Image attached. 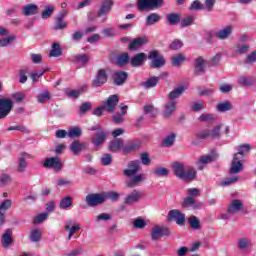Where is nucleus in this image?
<instances>
[{"instance_id": "35", "label": "nucleus", "mask_w": 256, "mask_h": 256, "mask_svg": "<svg viewBox=\"0 0 256 256\" xmlns=\"http://www.w3.org/2000/svg\"><path fill=\"white\" fill-rule=\"evenodd\" d=\"M66 14H67V12L64 11L62 14H60L57 17L56 23H55L56 30L65 29V27H67V22H65V20H63V17H65Z\"/></svg>"}, {"instance_id": "3", "label": "nucleus", "mask_w": 256, "mask_h": 256, "mask_svg": "<svg viewBox=\"0 0 256 256\" xmlns=\"http://www.w3.org/2000/svg\"><path fill=\"white\" fill-rule=\"evenodd\" d=\"M187 195L182 203L183 207H191V209H201L203 207V203L195 201L199 197V189L190 188L188 189Z\"/></svg>"}, {"instance_id": "30", "label": "nucleus", "mask_w": 256, "mask_h": 256, "mask_svg": "<svg viewBox=\"0 0 256 256\" xmlns=\"http://www.w3.org/2000/svg\"><path fill=\"white\" fill-rule=\"evenodd\" d=\"M113 80L115 85H123L127 81V73L118 71L114 74Z\"/></svg>"}, {"instance_id": "63", "label": "nucleus", "mask_w": 256, "mask_h": 256, "mask_svg": "<svg viewBox=\"0 0 256 256\" xmlns=\"http://www.w3.org/2000/svg\"><path fill=\"white\" fill-rule=\"evenodd\" d=\"M135 229H145V227H147V222H145V220L138 218L136 220H134L133 223Z\"/></svg>"}, {"instance_id": "12", "label": "nucleus", "mask_w": 256, "mask_h": 256, "mask_svg": "<svg viewBox=\"0 0 256 256\" xmlns=\"http://www.w3.org/2000/svg\"><path fill=\"white\" fill-rule=\"evenodd\" d=\"M143 199V193L137 189H134L130 192L124 199L125 205H135V203H139Z\"/></svg>"}, {"instance_id": "10", "label": "nucleus", "mask_w": 256, "mask_h": 256, "mask_svg": "<svg viewBox=\"0 0 256 256\" xmlns=\"http://www.w3.org/2000/svg\"><path fill=\"white\" fill-rule=\"evenodd\" d=\"M245 163V159L238 158L237 156L232 157V162L230 164L229 173L231 175H237V173H241L243 171V164Z\"/></svg>"}, {"instance_id": "54", "label": "nucleus", "mask_w": 256, "mask_h": 256, "mask_svg": "<svg viewBox=\"0 0 256 256\" xmlns=\"http://www.w3.org/2000/svg\"><path fill=\"white\" fill-rule=\"evenodd\" d=\"M251 246V242L247 238H241L238 241V248L240 251H245V249H248V247Z\"/></svg>"}, {"instance_id": "49", "label": "nucleus", "mask_w": 256, "mask_h": 256, "mask_svg": "<svg viewBox=\"0 0 256 256\" xmlns=\"http://www.w3.org/2000/svg\"><path fill=\"white\" fill-rule=\"evenodd\" d=\"M253 77L242 76L238 79V83L243 85L244 87H249V85H253Z\"/></svg>"}, {"instance_id": "22", "label": "nucleus", "mask_w": 256, "mask_h": 256, "mask_svg": "<svg viewBox=\"0 0 256 256\" xmlns=\"http://www.w3.org/2000/svg\"><path fill=\"white\" fill-rule=\"evenodd\" d=\"M85 149H87V143L79 140H76L70 144V150L72 151L73 155H79V153Z\"/></svg>"}, {"instance_id": "46", "label": "nucleus", "mask_w": 256, "mask_h": 256, "mask_svg": "<svg viewBox=\"0 0 256 256\" xmlns=\"http://www.w3.org/2000/svg\"><path fill=\"white\" fill-rule=\"evenodd\" d=\"M55 11V6L49 5L46 6L45 9L41 13L42 19H49L51 15H53V12Z\"/></svg>"}, {"instance_id": "38", "label": "nucleus", "mask_w": 256, "mask_h": 256, "mask_svg": "<svg viewBox=\"0 0 256 256\" xmlns=\"http://www.w3.org/2000/svg\"><path fill=\"white\" fill-rule=\"evenodd\" d=\"M160 20H161V16L159 14L151 13L146 18V25L148 26L155 25V23H159Z\"/></svg>"}, {"instance_id": "9", "label": "nucleus", "mask_w": 256, "mask_h": 256, "mask_svg": "<svg viewBox=\"0 0 256 256\" xmlns=\"http://www.w3.org/2000/svg\"><path fill=\"white\" fill-rule=\"evenodd\" d=\"M233 30V25H226L222 29L215 32V37L218 38L219 41H227V39H230L231 35H233Z\"/></svg>"}, {"instance_id": "2", "label": "nucleus", "mask_w": 256, "mask_h": 256, "mask_svg": "<svg viewBox=\"0 0 256 256\" xmlns=\"http://www.w3.org/2000/svg\"><path fill=\"white\" fill-rule=\"evenodd\" d=\"M171 167L175 177L182 179V181H194L197 177V170L194 168L185 169V164L181 162H174Z\"/></svg>"}, {"instance_id": "44", "label": "nucleus", "mask_w": 256, "mask_h": 256, "mask_svg": "<svg viewBox=\"0 0 256 256\" xmlns=\"http://www.w3.org/2000/svg\"><path fill=\"white\" fill-rule=\"evenodd\" d=\"M221 127H223V125L218 124L210 130V139H219V137H221Z\"/></svg>"}, {"instance_id": "20", "label": "nucleus", "mask_w": 256, "mask_h": 256, "mask_svg": "<svg viewBox=\"0 0 256 256\" xmlns=\"http://www.w3.org/2000/svg\"><path fill=\"white\" fill-rule=\"evenodd\" d=\"M145 61H147V54L141 52V53L134 55L131 58L130 63H131L132 67H141V65H143V63H145Z\"/></svg>"}, {"instance_id": "60", "label": "nucleus", "mask_w": 256, "mask_h": 256, "mask_svg": "<svg viewBox=\"0 0 256 256\" xmlns=\"http://www.w3.org/2000/svg\"><path fill=\"white\" fill-rule=\"evenodd\" d=\"M144 113L150 117H155L157 109L152 105H146L144 106Z\"/></svg>"}, {"instance_id": "21", "label": "nucleus", "mask_w": 256, "mask_h": 256, "mask_svg": "<svg viewBox=\"0 0 256 256\" xmlns=\"http://www.w3.org/2000/svg\"><path fill=\"white\" fill-rule=\"evenodd\" d=\"M236 150H237V153L234 154V157H238L239 159H245L249 151H251V145L242 144L237 146Z\"/></svg>"}, {"instance_id": "57", "label": "nucleus", "mask_w": 256, "mask_h": 256, "mask_svg": "<svg viewBox=\"0 0 256 256\" xmlns=\"http://www.w3.org/2000/svg\"><path fill=\"white\" fill-rule=\"evenodd\" d=\"M154 175H156V177H167L169 175V169L163 167L156 168Z\"/></svg>"}, {"instance_id": "4", "label": "nucleus", "mask_w": 256, "mask_h": 256, "mask_svg": "<svg viewBox=\"0 0 256 256\" xmlns=\"http://www.w3.org/2000/svg\"><path fill=\"white\" fill-rule=\"evenodd\" d=\"M42 165L45 167V169H52L54 173H59L63 170V162L59 157H48L45 159Z\"/></svg>"}, {"instance_id": "25", "label": "nucleus", "mask_w": 256, "mask_h": 256, "mask_svg": "<svg viewBox=\"0 0 256 256\" xmlns=\"http://www.w3.org/2000/svg\"><path fill=\"white\" fill-rule=\"evenodd\" d=\"M177 109V101L170 100L164 105V116L171 117Z\"/></svg>"}, {"instance_id": "43", "label": "nucleus", "mask_w": 256, "mask_h": 256, "mask_svg": "<svg viewBox=\"0 0 256 256\" xmlns=\"http://www.w3.org/2000/svg\"><path fill=\"white\" fill-rule=\"evenodd\" d=\"M73 205V198L67 196L61 199L59 207L60 209H69Z\"/></svg>"}, {"instance_id": "7", "label": "nucleus", "mask_w": 256, "mask_h": 256, "mask_svg": "<svg viewBox=\"0 0 256 256\" xmlns=\"http://www.w3.org/2000/svg\"><path fill=\"white\" fill-rule=\"evenodd\" d=\"M13 109V101L9 98H0V119H5Z\"/></svg>"}, {"instance_id": "59", "label": "nucleus", "mask_w": 256, "mask_h": 256, "mask_svg": "<svg viewBox=\"0 0 256 256\" xmlns=\"http://www.w3.org/2000/svg\"><path fill=\"white\" fill-rule=\"evenodd\" d=\"M236 53H239V55H243L244 53H247L249 51V45L248 44H237L235 46Z\"/></svg>"}, {"instance_id": "45", "label": "nucleus", "mask_w": 256, "mask_h": 256, "mask_svg": "<svg viewBox=\"0 0 256 256\" xmlns=\"http://www.w3.org/2000/svg\"><path fill=\"white\" fill-rule=\"evenodd\" d=\"M176 137L175 133L169 134L162 142L163 147H171L175 143Z\"/></svg>"}, {"instance_id": "36", "label": "nucleus", "mask_w": 256, "mask_h": 256, "mask_svg": "<svg viewBox=\"0 0 256 256\" xmlns=\"http://www.w3.org/2000/svg\"><path fill=\"white\" fill-rule=\"evenodd\" d=\"M63 55V50L61 49V46L59 43L55 42L52 45V49L50 51L49 57H61Z\"/></svg>"}, {"instance_id": "1", "label": "nucleus", "mask_w": 256, "mask_h": 256, "mask_svg": "<svg viewBox=\"0 0 256 256\" xmlns=\"http://www.w3.org/2000/svg\"><path fill=\"white\" fill-rule=\"evenodd\" d=\"M139 171H141V161L133 160L128 163V169L123 171L125 177H128V180L125 182L126 187L133 189L139 187L143 181H146L147 174L139 173Z\"/></svg>"}, {"instance_id": "8", "label": "nucleus", "mask_w": 256, "mask_h": 256, "mask_svg": "<svg viewBox=\"0 0 256 256\" xmlns=\"http://www.w3.org/2000/svg\"><path fill=\"white\" fill-rule=\"evenodd\" d=\"M88 207H97L101 203H105V193L101 194H88L85 198Z\"/></svg>"}, {"instance_id": "29", "label": "nucleus", "mask_w": 256, "mask_h": 256, "mask_svg": "<svg viewBox=\"0 0 256 256\" xmlns=\"http://www.w3.org/2000/svg\"><path fill=\"white\" fill-rule=\"evenodd\" d=\"M12 233L11 229H7L2 236V245L5 249L9 248L11 243H13V238H11Z\"/></svg>"}, {"instance_id": "23", "label": "nucleus", "mask_w": 256, "mask_h": 256, "mask_svg": "<svg viewBox=\"0 0 256 256\" xmlns=\"http://www.w3.org/2000/svg\"><path fill=\"white\" fill-rule=\"evenodd\" d=\"M37 11H39V6L36 4H26L22 7V14L25 15V17L37 15Z\"/></svg>"}, {"instance_id": "5", "label": "nucleus", "mask_w": 256, "mask_h": 256, "mask_svg": "<svg viewBox=\"0 0 256 256\" xmlns=\"http://www.w3.org/2000/svg\"><path fill=\"white\" fill-rule=\"evenodd\" d=\"M148 59H150L151 67H153V69H159L165 65V58L158 50L150 51Z\"/></svg>"}, {"instance_id": "64", "label": "nucleus", "mask_w": 256, "mask_h": 256, "mask_svg": "<svg viewBox=\"0 0 256 256\" xmlns=\"http://www.w3.org/2000/svg\"><path fill=\"white\" fill-rule=\"evenodd\" d=\"M47 219H49V214H47V213H41V214H38V215L34 218V223H35V224L43 223V221H47Z\"/></svg>"}, {"instance_id": "42", "label": "nucleus", "mask_w": 256, "mask_h": 256, "mask_svg": "<svg viewBox=\"0 0 256 256\" xmlns=\"http://www.w3.org/2000/svg\"><path fill=\"white\" fill-rule=\"evenodd\" d=\"M188 223L190 227L196 231L201 229V222L199 221V218H197V216H191L188 219Z\"/></svg>"}, {"instance_id": "50", "label": "nucleus", "mask_w": 256, "mask_h": 256, "mask_svg": "<svg viewBox=\"0 0 256 256\" xmlns=\"http://www.w3.org/2000/svg\"><path fill=\"white\" fill-rule=\"evenodd\" d=\"M237 181H239V176L225 178L224 180L220 181V185L221 187H227L229 185H233V183H237Z\"/></svg>"}, {"instance_id": "15", "label": "nucleus", "mask_w": 256, "mask_h": 256, "mask_svg": "<svg viewBox=\"0 0 256 256\" xmlns=\"http://www.w3.org/2000/svg\"><path fill=\"white\" fill-rule=\"evenodd\" d=\"M112 8H113V0H102L97 16L106 17V15H109V13H111Z\"/></svg>"}, {"instance_id": "17", "label": "nucleus", "mask_w": 256, "mask_h": 256, "mask_svg": "<svg viewBox=\"0 0 256 256\" xmlns=\"http://www.w3.org/2000/svg\"><path fill=\"white\" fill-rule=\"evenodd\" d=\"M215 161V157L213 155H202L199 157L196 167L199 171H203L204 168L209 165V163H213Z\"/></svg>"}, {"instance_id": "26", "label": "nucleus", "mask_w": 256, "mask_h": 256, "mask_svg": "<svg viewBox=\"0 0 256 256\" xmlns=\"http://www.w3.org/2000/svg\"><path fill=\"white\" fill-rule=\"evenodd\" d=\"M105 139H107V133L104 132L102 129H99L92 139V143L96 146L99 147V145H102V143L105 142Z\"/></svg>"}, {"instance_id": "58", "label": "nucleus", "mask_w": 256, "mask_h": 256, "mask_svg": "<svg viewBox=\"0 0 256 256\" xmlns=\"http://www.w3.org/2000/svg\"><path fill=\"white\" fill-rule=\"evenodd\" d=\"M15 41V36L11 35L6 38L0 39V47H8V45L12 44Z\"/></svg>"}, {"instance_id": "27", "label": "nucleus", "mask_w": 256, "mask_h": 256, "mask_svg": "<svg viewBox=\"0 0 256 256\" xmlns=\"http://www.w3.org/2000/svg\"><path fill=\"white\" fill-rule=\"evenodd\" d=\"M243 209V202L241 200H232L228 208V213H239Z\"/></svg>"}, {"instance_id": "18", "label": "nucleus", "mask_w": 256, "mask_h": 256, "mask_svg": "<svg viewBox=\"0 0 256 256\" xmlns=\"http://www.w3.org/2000/svg\"><path fill=\"white\" fill-rule=\"evenodd\" d=\"M65 231H68V241L73 239V235L77 233L81 229L79 224H75L73 220H68L64 226Z\"/></svg>"}, {"instance_id": "14", "label": "nucleus", "mask_w": 256, "mask_h": 256, "mask_svg": "<svg viewBox=\"0 0 256 256\" xmlns=\"http://www.w3.org/2000/svg\"><path fill=\"white\" fill-rule=\"evenodd\" d=\"M168 221H175L177 225L185 224V214L181 213V211L174 209L170 210L168 213Z\"/></svg>"}, {"instance_id": "16", "label": "nucleus", "mask_w": 256, "mask_h": 256, "mask_svg": "<svg viewBox=\"0 0 256 256\" xmlns=\"http://www.w3.org/2000/svg\"><path fill=\"white\" fill-rule=\"evenodd\" d=\"M105 83H107V72L105 70H98L92 81L93 87H101Z\"/></svg>"}, {"instance_id": "13", "label": "nucleus", "mask_w": 256, "mask_h": 256, "mask_svg": "<svg viewBox=\"0 0 256 256\" xmlns=\"http://www.w3.org/2000/svg\"><path fill=\"white\" fill-rule=\"evenodd\" d=\"M117 103H119V96L111 95L108 97L107 101L103 103V110L108 111V113H113L115 111V107H117Z\"/></svg>"}, {"instance_id": "40", "label": "nucleus", "mask_w": 256, "mask_h": 256, "mask_svg": "<svg viewBox=\"0 0 256 256\" xmlns=\"http://www.w3.org/2000/svg\"><path fill=\"white\" fill-rule=\"evenodd\" d=\"M38 103H47L48 101H51V93L49 91L45 90L42 93L38 94L37 96Z\"/></svg>"}, {"instance_id": "31", "label": "nucleus", "mask_w": 256, "mask_h": 256, "mask_svg": "<svg viewBox=\"0 0 256 256\" xmlns=\"http://www.w3.org/2000/svg\"><path fill=\"white\" fill-rule=\"evenodd\" d=\"M121 149H123V139H115L110 142L109 151H112V153H117Z\"/></svg>"}, {"instance_id": "52", "label": "nucleus", "mask_w": 256, "mask_h": 256, "mask_svg": "<svg viewBox=\"0 0 256 256\" xmlns=\"http://www.w3.org/2000/svg\"><path fill=\"white\" fill-rule=\"evenodd\" d=\"M158 83L159 77H151L144 83V87H146V89H151L153 87H156Z\"/></svg>"}, {"instance_id": "11", "label": "nucleus", "mask_w": 256, "mask_h": 256, "mask_svg": "<svg viewBox=\"0 0 256 256\" xmlns=\"http://www.w3.org/2000/svg\"><path fill=\"white\" fill-rule=\"evenodd\" d=\"M163 4V0H139L138 9L139 11H146V9H153Z\"/></svg>"}, {"instance_id": "24", "label": "nucleus", "mask_w": 256, "mask_h": 256, "mask_svg": "<svg viewBox=\"0 0 256 256\" xmlns=\"http://www.w3.org/2000/svg\"><path fill=\"white\" fill-rule=\"evenodd\" d=\"M147 43V38L145 37H139L134 40H132L129 44V49L131 51H137V49H141L143 45H146Z\"/></svg>"}, {"instance_id": "53", "label": "nucleus", "mask_w": 256, "mask_h": 256, "mask_svg": "<svg viewBox=\"0 0 256 256\" xmlns=\"http://www.w3.org/2000/svg\"><path fill=\"white\" fill-rule=\"evenodd\" d=\"M104 197H105V201H107V199H109L110 201H119V198L121 197V195L115 191H111L108 193H104Z\"/></svg>"}, {"instance_id": "19", "label": "nucleus", "mask_w": 256, "mask_h": 256, "mask_svg": "<svg viewBox=\"0 0 256 256\" xmlns=\"http://www.w3.org/2000/svg\"><path fill=\"white\" fill-rule=\"evenodd\" d=\"M27 159H31V154L22 152L18 159V171L19 173H25L27 169Z\"/></svg>"}, {"instance_id": "32", "label": "nucleus", "mask_w": 256, "mask_h": 256, "mask_svg": "<svg viewBox=\"0 0 256 256\" xmlns=\"http://www.w3.org/2000/svg\"><path fill=\"white\" fill-rule=\"evenodd\" d=\"M186 59L187 58L183 54H177L173 56L171 59L173 67H181V65L185 63Z\"/></svg>"}, {"instance_id": "55", "label": "nucleus", "mask_w": 256, "mask_h": 256, "mask_svg": "<svg viewBox=\"0 0 256 256\" xmlns=\"http://www.w3.org/2000/svg\"><path fill=\"white\" fill-rule=\"evenodd\" d=\"M199 121H202L203 123H213L215 121V115L213 114H202L198 118Z\"/></svg>"}, {"instance_id": "37", "label": "nucleus", "mask_w": 256, "mask_h": 256, "mask_svg": "<svg viewBox=\"0 0 256 256\" xmlns=\"http://www.w3.org/2000/svg\"><path fill=\"white\" fill-rule=\"evenodd\" d=\"M232 109H233V104L229 101H225L217 105V111H219L220 113H225L226 111H232Z\"/></svg>"}, {"instance_id": "28", "label": "nucleus", "mask_w": 256, "mask_h": 256, "mask_svg": "<svg viewBox=\"0 0 256 256\" xmlns=\"http://www.w3.org/2000/svg\"><path fill=\"white\" fill-rule=\"evenodd\" d=\"M183 93H185V86L181 85L178 86L177 88H175L174 90H172L168 97L170 99V101H177L175 99H179L180 95H183Z\"/></svg>"}, {"instance_id": "56", "label": "nucleus", "mask_w": 256, "mask_h": 256, "mask_svg": "<svg viewBox=\"0 0 256 256\" xmlns=\"http://www.w3.org/2000/svg\"><path fill=\"white\" fill-rule=\"evenodd\" d=\"M127 61H129V54L128 53H123L122 55H119L116 59V63L120 67H123V65H125V63H127Z\"/></svg>"}, {"instance_id": "41", "label": "nucleus", "mask_w": 256, "mask_h": 256, "mask_svg": "<svg viewBox=\"0 0 256 256\" xmlns=\"http://www.w3.org/2000/svg\"><path fill=\"white\" fill-rule=\"evenodd\" d=\"M13 205V201L11 199H6L0 203V213L6 214L11 206Z\"/></svg>"}, {"instance_id": "48", "label": "nucleus", "mask_w": 256, "mask_h": 256, "mask_svg": "<svg viewBox=\"0 0 256 256\" xmlns=\"http://www.w3.org/2000/svg\"><path fill=\"white\" fill-rule=\"evenodd\" d=\"M166 19L170 25H177L181 17L179 16V14L171 13L166 16Z\"/></svg>"}, {"instance_id": "47", "label": "nucleus", "mask_w": 256, "mask_h": 256, "mask_svg": "<svg viewBox=\"0 0 256 256\" xmlns=\"http://www.w3.org/2000/svg\"><path fill=\"white\" fill-rule=\"evenodd\" d=\"M68 137L70 139H77L78 137H81V128L79 127H73L68 130Z\"/></svg>"}, {"instance_id": "34", "label": "nucleus", "mask_w": 256, "mask_h": 256, "mask_svg": "<svg viewBox=\"0 0 256 256\" xmlns=\"http://www.w3.org/2000/svg\"><path fill=\"white\" fill-rule=\"evenodd\" d=\"M206 67H207V61H205L203 58L196 59L195 71H197L198 73H204Z\"/></svg>"}, {"instance_id": "62", "label": "nucleus", "mask_w": 256, "mask_h": 256, "mask_svg": "<svg viewBox=\"0 0 256 256\" xmlns=\"http://www.w3.org/2000/svg\"><path fill=\"white\" fill-rule=\"evenodd\" d=\"M11 183V177L7 174L0 175V187H5Z\"/></svg>"}, {"instance_id": "33", "label": "nucleus", "mask_w": 256, "mask_h": 256, "mask_svg": "<svg viewBox=\"0 0 256 256\" xmlns=\"http://www.w3.org/2000/svg\"><path fill=\"white\" fill-rule=\"evenodd\" d=\"M120 109H121V114L113 116L114 123H123V115H127V109H128L127 105L121 104Z\"/></svg>"}, {"instance_id": "39", "label": "nucleus", "mask_w": 256, "mask_h": 256, "mask_svg": "<svg viewBox=\"0 0 256 256\" xmlns=\"http://www.w3.org/2000/svg\"><path fill=\"white\" fill-rule=\"evenodd\" d=\"M141 145L137 142H130L126 146L122 148L123 153H133V151H137Z\"/></svg>"}, {"instance_id": "51", "label": "nucleus", "mask_w": 256, "mask_h": 256, "mask_svg": "<svg viewBox=\"0 0 256 256\" xmlns=\"http://www.w3.org/2000/svg\"><path fill=\"white\" fill-rule=\"evenodd\" d=\"M189 9L190 11H203V9H205V5H203L201 1L195 0L191 3Z\"/></svg>"}, {"instance_id": "61", "label": "nucleus", "mask_w": 256, "mask_h": 256, "mask_svg": "<svg viewBox=\"0 0 256 256\" xmlns=\"http://www.w3.org/2000/svg\"><path fill=\"white\" fill-rule=\"evenodd\" d=\"M193 21H195V16H186L181 20V27H189L193 25Z\"/></svg>"}, {"instance_id": "6", "label": "nucleus", "mask_w": 256, "mask_h": 256, "mask_svg": "<svg viewBox=\"0 0 256 256\" xmlns=\"http://www.w3.org/2000/svg\"><path fill=\"white\" fill-rule=\"evenodd\" d=\"M171 235V231L167 227L154 226L150 231V237L152 241H159L162 237H168Z\"/></svg>"}]
</instances>
